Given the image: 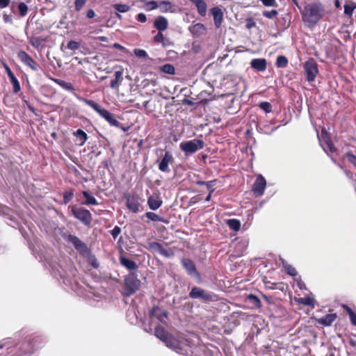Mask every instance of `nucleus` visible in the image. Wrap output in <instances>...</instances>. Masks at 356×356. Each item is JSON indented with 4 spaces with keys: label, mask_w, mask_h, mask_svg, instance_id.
I'll list each match as a JSON object with an SVG mask.
<instances>
[{
    "label": "nucleus",
    "mask_w": 356,
    "mask_h": 356,
    "mask_svg": "<svg viewBox=\"0 0 356 356\" xmlns=\"http://www.w3.org/2000/svg\"><path fill=\"white\" fill-rule=\"evenodd\" d=\"M323 14V8L318 3H309L301 10L302 20L309 26H314L321 19Z\"/></svg>",
    "instance_id": "1"
},
{
    "label": "nucleus",
    "mask_w": 356,
    "mask_h": 356,
    "mask_svg": "<svg viewBox=\"0 0 356 356\" xmlns=\"http://www.w3.org/2000/svg\"><path fill=\"white\" fill-rule=\"evenodd\" d=\"M154 334L157 338L164 342L166 346L175 350L176 353L179 354L185 353L182 343L172 335H169L166 333L163 327H156L154 330Z\"/></svg>",
    "instance_id": "2"
},
{
    "label": "nucleus",
    "mask_w": 356,
    "mask_h": 356,
    "mask_svg": "<svg viewBox=\"0 0 356 356\" xmlns=\"http://www.w3.org/2000/svg\"><path fill=\"white\" fill-rule=\"evenodd\" d=\"M83 101L85 104L92 108L96 112H97L101 117L104 118L111 126L120 127V123L115 118L114 115L110 113L106 109L101 108V106L95 102L84 98H79Z\"/></svg>",
    "instance_id": "3"
},
{
    "label": "nucleus",
    "mask_w": 356,
    "mask_h": 356,
    "mask_svg": "<svg viewBox=\"0 0 356 356\" xmlns=\"http://www.w3.org/2000/svg\"><path fill=\"white\" fill-rule=\"evenodd\" d=\"M204 146V141L198 139L181 142L179 145L181 150L184 152L186 156L195 153L197 151L202 149Z\"/></svg>",
    "instance_id": "4"
},
{
    "label": "nucleus",
    "mask_w": 356,
    "mask_h": 356,
    "mask_svg": "<svg viewBox=\"0 0 356 356\" xmlns=\"http://www.w3.org/2000/svg\"><path fill=\"white\" fill-rule=\"evenodd\" d=\"M71 210L73 216L83 225L86 226L90 225L92 218L91 213L88 209L72 207Z\"/></svg>",
    "instance_id": "5"
},
{
    "label": "nucleus",
    "mask_w": 356,
    "mask_h": 356,
    "mask_svg": "<svg viewBox=\"0 0 356 356\" xmlns=\"http://www.w3.org/2000/svg\"><path fill=\"white\" fill-rule=\"evenodd\" d=\"M125 282V293L129 296L134 293L140 286V281L134 274L127 275L124 279Z\"/></svg>",
    "instance_id": "6"
},
{
    "label": "nucleus",
    "mask_w": 356,
    "mask_h": 356,
    "mask_svg": "<svg viewBox=\"0 0 356 356\" xmlns=\"http://www.w3.org/2000/svg\"><path fill=\"white\" fill-rule=\"evenodd\" d=\"M304 68L306 73L307 80L309 82L314 81L318 73L316 62L314 59H309L305 62Z\"/></svg>",
    "instance_id": "7"
},
{
    "label": "nucleus",
    "mask_w": 356,
    "mask_h": 356,
    "mask_svg": "<svg viewBox=\"0 0 356 356\" xmlns=\"http://www.w3.org/2000/svg\"><path fill=\"white\" fill-rule=\"evenodd\" d=\"M189 297L193 299H200L203 301H210L212 300L211 293L197 286L192 288L189 293Z\"/></svg>",
    "instance_id": "8"
},
{
    "label": "nucleus",
    "mask_w": 356,
    "mask_h": 356,
    "mask_svg": "<svg viewBox=\"0 0 356 356\" xmlns=\"http://www.w3.org/2000/svg\"><path fill=\"white\" fill-rule=\"evenodd\" d=\"M148 248L159 252L160 254L163 255L165 257L169 258L174 255V252L171 249L167 250L165 249L162 245L158 242H149L148 243Z\"/></svg>",
    "instance_id": "9"
},
{
    "label": "nucleus",
    "mask_w": 356,
    "mask_h": 356,
    "mask_svg": "<svg viewBox=\"0 0 356 356\" xmlns=\"http://www.w3.org/2000/svg\"><path fill=\"white\" fill-rule=\"evenodd\" d=\"M266 186L265 178L261 175H259L253 184L252 191L257 196H261L264 194Z\"/></svg>",
    "instance_id": "10"
},
{
    "label": "nucleus",
    "mask_w": 356,
    "mask_h": 356,
    "mask_svg": "<svg viewBox=\"0 0 356 356\" xmlns=\"http://www.w3.org/2000/svg\"><path fill=\"white\" fill-rule=\"evenodd\" d=\"M173 161L174 158L170 152H166L159 163V170L163 172H168L170 171L169 164L172 163Z\"/></svg>",
    "instance_id": "11"
},
{
    "label": "nucleus",
    "mask_w": 356,
    "mask_h": 356,
    "mask_svg": "<svg viewBox=\"0 0 356 356\" xmlns=\"http://www.w3.org/2000/svg\"><path fill=\"white\" fill-rule=\"evenodd\" d=\"M181 264L190 276L193 277H200V274L193 261L189 259H183Z\"/></svg>",
    "instance_id": "12"
},
{
    "label": "nucleus",
    "mask_w": 356,
    "mask_h": 356,
    "mask_svg": "<svg viewBox=\"0 0 356 356\" xmlns=\"http://www.w3.org/2000/svg\"><path fill=\"white\" fill-rule=\"evenodd\" d=\"M138 195H128L127 197L126 205L127 208L133 213H138L139 211V200Z\"/></svg>",
    "instance_id": "13"
},
{
    "label": "nucleus",
    "mask_w": 356,
    "mask_h": 356,
    "mask_svg": "<svg viewBox=\"0 0 356 356\" xmlns=\"http://www.w3.org/2000/svg\"><path fill=\"white\" fill-rule=\"evenodd\" d=\"M154 26L160 32L164 31L168 27V21L165 17L159 16L154 22Z\"/></svg>",
    "instance_id": "14"
},
{
    "label": "nucleus",
    "mask_w": 356,
    "mask_h": 356,
    "mask_svg": "<svg viewBox=\"0 0 356 356\" xmlns=\"http://www.w3.org/2000/svg\"><path fill=\"white\" fill-rule=\"evenodd\" d=\"M267 61L265 58H254L250 62V66L253 69L263 72L266 69Z\"/></svg>",
    "instance_id": "15"
},
{
    "label": "nucleus",
    "mask_w": 356,
    "mask_h": 356,
    "mask_svg": "<svg viewBox=\"0 0 356 356\" xmlns=\"http://www.w3.org/2000/svg\"><path fill=\"white\" fill-rule=\"evenodd\" d=\"M211 12L213 17V21L216 27L219 28L223 19V13L221 9L218 7H215L211 10Z\"/></svg>",
    "instance_id": "16"
},
{
    "label": "nucleus",
    "mask_w": 356,
    "mask_h": 356,
    "mask_svg": "<svg viewBox=\"0 0 356 356\" xmlns=\"http://www.w3.org/2000/svg\"><path fill=\"white\" fill-rule=\"evenodd\" d=\"M4 65H5L6 71L8 76L10 79V81L13 85L14 92H19L20 90L19 82L18 81L17 79L15 77V74H13V72H12L10 68L6 64Z\"/></svg>",
    "instance_id": "17"
},
{
    "label": "nucleus",
    "mask_w": 356,
    "mask_h": 356,
    "mask_svg": "<svg viewBox=\"0 0 356 356\" xmlns=\"http://www.w3.org/2000/svg\"><path fill=\"white\" fill-rule=\"evenodd\" d=\"M158 8H159L160 11L161 13H168V12H170V13H175L176 12V8H175V5H173L170 1H161L159 3V7Z\"/></svg>",
    "instance_id": "18"
},
{
    "label": "nucleus",
    "mask_w": 356,
    "mask_h": 356,
    "mask_svg": "<svg viewBox=\"0 0 356 356\" xmlns=\"http://www.w3.org/2000/svg\"><path fill=\"white\" fill-rule=\"evenodd\" d=\"M67 239L70 242H71L76 250L79 251H82L86 249V245L84 243H83L78 237L74 235L70 234L67 237Z\"/></svg>",
    "instance_id": "19"
},
{
    "label": "nucleus",
    "mask_w": 356,
    "mask_h": 356,
    "mask_svg": "<svg viewBox=\"0 0 356 356\" xmlns=\"http://www.w3.org/2000/svg\"><path fill=\"white\" fill-rule=\"evenodd\" d=\"M216 180H212L209 181H197L196 184L197 185H207V188L209 191V195L205 198V201L209 202L211 200V194L214 191L213 186L216 185Z\"/></svg>",
    "instance_id": "20"
},
{
    "label": "nucleus",
    "mask_w": 356,
    "mask_h": 356,
    "mask_svg": "<svg viewBox=\"0 0 356 356\" xmlns=\"http://www.w3.org/2000/svg\"><path fill=\"white\" fill-rule=\"evenodd\" d=\"M168 314L165 311L162 310L159 307H154L150 312V316L157 318L160 321H163L164 318H166Z\"/></svg>",
    "instance_id": "21"
},
{
    "label": "nucleus",
    "mask_w": 356,
    "mask_h": 356,
    "mask_svg": "<svg viewBox=\"0 0 356 356\" xmlns=\"http://www.w3.org/2000/svg\"><path fill=\"white\" fill-rule=\"evenodd\" d=\"M162 200L158 197L150 196L147 199V204L152 210L158 209L162 204Z\"/></svg>",
    "instance_id": "22"
},
{
    "label": "nucleus",
    "mask_w": 356,
    "mask_h": 356,
    "mask_svg": "<svg viewBox=\"0 0 356 356\" xmlns=\"http://www.w3.org/2000/svg\"><path fill=\"white\" fill-rule=\"evenodd\" d=\"M122 70H118L115 72V79L112 80L110 87L113 89H118L120 84L122 81Z\"/></svg>",
    "instance_id": "23"
},
{
    "label": "nucleus",
    "mask_w": 356,
    "mask_h": 356,
    "mask_svg": "<svg viewBox=\"0 0 356 356\" xmlns=\"http://www.w3.org/2000/svg\"><path fill=\"white\" fill-rule=\"evenodd\" d=\"M24 63L35 71H37L39 68L38 63L25 52H24Z\"/></svg>",
    "instance_id": "24"
},
{
    "label": "nucleus",
    "mask_w": 356,
    "mask_h": 356,
    "mask_svg": "<svg viewBox=\"0 0 356 356\" xmlns=\"http://www.w3.org/2000/svg\"><path fill=\"white\" fill-rule=\"evenodd\" d=\"M54 82L60 86L62 88L67 91L74 90V88L72 84L70 82H66L64 80L59 79H51Z\"/></svg>",
    "instance_id": "25"
},
{
    "label": "nucleus",
    "mask_w": 356,
    "mask_h": 356,
    "mask_svg": "<svg viewBox=\"0 0 356 356\" xmlns=\"http://www.w3.org/2000/svg\"><path fill=\"white\" fill-rule=\"evenodd\" d=\"M336 318L337 315L335 314H327L319 319V323L323 325L329 326L334 321Z\"/></svg>",
    "instance_id": "26"
},
{
    "label": "nucleus",
    "mask_w": 356,
    "mask_h": 356,
    "mask_svg": "<svg viewBox=\"0 0 356 356\" xmlns=\"http://www.w3.org/2000/svg\"><path fill=\"white\" fill-rule=\"evenodd\" d=\"M82 194L86 198V201L83 202L86 205H97L98 202L95 197L92 196L88 191H83Z\"/></svg>",
    "instance_id": "27"
},
{
    "label": "nucleus",
    "mask_w": 356,
    "mask_h": 356,
    "mask_svg": "<svg viewBox=\"0 0 356 356\" xmlns=\"http://www.w3.org/2000/svg\"><path fill=\"white\" fill-rule=\"evenodd\" d=\"M121 264L129 270H135L137 268V264L133 260L129 259L125 257H121Z\"/></svg>",
    "instance_id": "28"
},
{
    "label": "nucleus",
    "mask_w": 356,
    "mask_h": 356,
    "mask_svg": "<svg viewBox=\"0 0 356 356\" xmlns=\"http://www.w3.org/2000/svg\"><path fill=\"white\" fill-rule=\"evenodd\" d=\"M74 135L76 136L78 140L79 141V145H83L88 139L86 133L81 129L76 130L75 132H74Z\"/></svg>",
    "instance_id": "29"
},
{
    "label": "nucleus",
    "mask_w": 356,
    "mask_h": 356,
    "mask_svg": "<svg viewBox=\"0 0 356 356\" xmlns=\"http://www.w3.org/2000/svg\"><path fill=\"white\" fill-rule=\"evenodd\" d=\"M140 1L145 3L143 8L147 11H151L159 7V3L155 1H146L145 0H140Z\"/></svg>",
    "instance_id": "30"
},
{
    "label": "nucleus",
    "mask_w": 356,
    "mask_h": 356,
    "mask_svg": "<svg viewBox=\"0 0 356 356\" xmlns=\"http://www.w3.org/2000/svg\"><path fill=\"white\" fill-rule=\"evenodd\" d=\"M227 225L234 231H238L241 228V222L236 219H229Z\"/></svg>",
    "instance_id": "31"
},
{
    "label": "nucleus",
    "mask_w": 356,
    "mask_h": 356,
    "mask_svg": "<svg viewBox=\"0 0 356 356\" xmlns=\"http://www.w3.org/2000/svg\"><path fill=\"white\" fill-rule=\"evenodd\" d=\"M282 264L283 267L284 268L287 274L291 275V276H296L297 275L296 270L291 266V265L288 264L284 259H281Z\"/></svg>",
    "instance_id": "32"
},
{
    "label": "nucleus",
    "mask_w": 356,
    "mask_h": 356,
    "mask_svg": "<svg viewBox=\"0 0 356 356\" xmlns=\"http://www.w3.org/2000/svg\"><path fill=\"white\" fill-rule=\"evenodd\" d=\"M288 59L284 56H279L277 58L276 66L280 68H285L288 65Z\"/></svg>",
    "instance_id": "33"
},
{
    "label": "nucleus",
    "mask_w": 356,
    "mask_h": 356,
    "mask_svg": "<svg viewBox=\"0 0 356 356\" xmlns=\"http://www.w3.org/2000/svg\"><path fill=\"white\" fill-rule=\"evenodd\" d=\"M356 8L355 2H350L344 6V13L349 16H352L354 10Z\"/></svg>",
    "instance_id": "34"
},
{
    "label": "nucleus",
    "mask_w": 356,
    "mask_h": 356,
    "mask_svg": "<svg viewBox=\"0 0 356 356\" xmlns=\"http://www.w3.org/2000/svg\"><path fill=\"white\" fill-rule=\"evenodd\" d=\"M160 70L161 72L171 75L174 74L175 72V69L174 66L171 64H165L161 66Z\"/></svg>",
    "instance_id": "35"
},
{
    "label": "nucleus",
    "mask_w": 356,
    "mask_h": 356,
    "mask_svg": "<svg viewBox=\"0 0 356 356\" xmlns=\"http://www.w3.org/2000/svg\"><path fill=\"white\" fill-rule=\"evenodd\" d=\"M113 7L118 13H127L130 10V7L128 5L122 3L113 4Z\"/></svg>",
    "instance_id": "36"
},
{
    "label": "nucleus",
    "mask_w": 356,
    "mask_h": 356,
    "mask_svg": "<svg viewBox=\"0 0 356 356\" xmlns=\"http://www.w3.org/2000/svg\"><path fill=\"white\" fill-rule=\"evenodd\" d=\"M205 30V28L203 24H196L193 25L192 27H191V31L193 33H197V34H201Z\"/></svg>",
    "instance_id": "37"
},
{
    "label": "nucleus",
    "mask_w": 356,
    "mask_h": 356,
    "mask_svg": "<svg viewBox=\"0 0 356 356\" xmlns=\"http://www.w3.org/2000/svg\"><path fill=\"white\" fill-rule=\"evenodd\" d=\"M145 216L149 220L154 221V222H158V221L165 222V220H163L161 217H159L156 213H155L154 212H150V211L147 212L145 213Z\"/></svg>",
    "instance_id": "38"
},
{
    "label": "nucleus",
    "mask_w": 356,
    "mask_h": 356,
    "mask_svg": "<svg viewBox=\"0 0 356 356\" xmlns=\"http://www.w3.org/2000/svg\"><path fill=\"white\" fill-rule=\"evenodd\" d=\"M44 41V40L40 38H33L31 39V43L37 49L42 46V43Z\"/></svg>",
    "instance_id": "39"
},
{
    "label": "nucleus",
    "mask_w": 356,
    "mask_h": 356,
    "mask_svg": "<svg viewBox=\"0 0 356 356\" xmlns=\"http://www.w3.org/2000/svg\"><path fill=\"white\" fill-rule=\"evenodd\" d=\"M314 300L309 297H305L300 299L299 302L304 305L314 307Z\"/></svg>",
    "instance_id": "40"
},
{
    "label": "nucleus",
    "mask_w": 356,
    "mask_h": 356,
    "mask_svg": "<svg viewBox=\"0 0 356 356\" xmlns=\"http://www.w3.org/2000/svg\"><path fill=\"white\" fill-rule=\"evenodd\" d=\"M74 196V193L72 191H66L63 194V202L66 204H67Z\"/></svg>",
    "instance_id": "41"
},
{
    "label": "nucleus",
    "mask_w": 356,
    "mask_h": 356,
    "mask_svg": "<svg viewBox=\"0 0 356 356\" xmlns=\"http://www.w3.org/2000/svg\"><path fill=\"white\" fill-rule=\"evenodd\" d=\"M259 107L266 113H270L272 111L270 104L267 102H261L259 104Z\"/></svg>",
    "instance_id": "42"
},
{
    "label": "nucleus",
    "mask_w": 356,
    "mask_h": 356,
    "mask_svg": "<svg viewBox=\"0 0 356 356\" xmlns=\"http://www.w3.org/2000/svg\"><path fill=\"white\" fill-rule=\"evenodd\" d=\"M278 13L276 10H271L270 11H264L263 15L268 19H273L277 15Z\"/></svg>",
    "instance_id": "43"
},
{
    "label": "nucleus",
    "mask_w": 356,
    "mask_h": 356,
    "mask_svg": "<svg viewBox=\"0 0 356 356\" xmlns=\"http://www.w3.org/2000/svg\"><path fill=\"white\" fill-rule=\"evenodd\" d=\"M248 299L250 300L255 306L260 307L261 301L258 297L253 294H250L248 296Z\"/></svg>",
    "instance_id": "44"
},
{
    "label": "nucleus",
    "mask_w": 356,
    "mask_h": 356,
    "mask_svg": "<svg viewBox=\"0 0 356 356\" xmlns=\"http://www.w3.org/2000/svg\"><path fill=\"white\" fill-rule=\"evenodd\" d=\"M67 48L73 51L77 50L79 48V43L76 41L71 40L67 44Z\"/></svg>",
    "instance_id": "45"
},
{
    "label": "nucleus",
    "mask_w": 356,
    "mask_h": 356,
    "mask_svg": "<svg viewBox=\"0 0 356 356\" xmlns=\"http://www.w3.org/2000/svg\"><path fill=\"white\" fill-rule=\"evenodd\" d=\"M134 54L138 58H146V57H147V52L145 50H143V49H136L134 50Z\"/></svg>",
    "instance_id": "46"
},
{
    "label": "nucleus",
    "mask_w": 356,
    "mask_h": 356,
    "mask_svg": "<svg viewBox=\"0 0 356 356\" xmlns=\"http://www.w3.org/2000/svg\"><path fill=\"white\" fill-rule=\"evenodd\" d=\"M86 0H75L74 5L76 10H81L83 6L86 4Z\"/></svg>",
    "instance_id": "47"
},
{
    "label": "nucleus",
    "mask_w": 356,
    "mask_h": 356,
    "mask_svg": "<svg viewBox=\"0 0 356 356\" xmlns=\"http://www.w3.org/2000/svg\"><path fill=\"white\" fill-rule=\"evenodd\" d=\"M165 38L162 32L159 31L158 33L154 36V41L157 43H161Z\"/></svg>",
    "instance_id": "48"
},
{
    "label": "nucleus",
    "mask_w": 356,
    "mask_h": 356,
    "mask_svg": "<svg viewBox=\"0 0 356 356\" xmlns=\"http://www.w3.org/2000/svg\"><path fill=\"white\" fill-rule=\"evenodd\" d=\"M262 3L266 6H276V1L275 0H261Z\"/></svg>",
    "instance_id": "49"
},
{
    "label": "nucleus",
    "mask_w": 356,
    "mask_h": 356,
    "mask_svg": "<svg viewBox=\"0 0 356 356\" xmlns=\"http://www.w3.org/2000/svg\"><path fill=\"white\" fill-rule=\"evenodd\" d=\"M121 232L120 227L115 226L111 231V234L114 238H115Z\"/></svg>",
    "instance_id": "50"
},
{
    "label": "nucleus",
    "mask_w": 356,
    "mask_h": 356,
    "mask_svg": "<svg viewBox=\"0 0 356 356\" xmlns=\"http://www.w3.org/2000/svg\"><path fill=\"white\" fill-rule=\"evenodd\" d=\"M348 160L356 167V156L352 154H346Z\"/></svg>",
    "instance_id": "51"
},
{
    "label": "nucleus",
    "mask_w": 356,
    "mask_h": 356,
    "mask_svg": "<svg viewBox=\"0 0 356 356\" xmlns=\"http://www.w3.org/2000/svg\"><path fill=\"white\" fill-rule=\"evenodd\" d=\"M163 47H168L173 45V42L169 39L165 38L161 42Z\"/></svg>",
    "instance_id": "52"
},
{
    "label": "nucleus",
    "mask_w": 356,
    "mask_h": 356,
    "mask_svg": "<svg viewBox=\"0 0 356 356\" xmlns=\"http://www.w3.org/2000/svg\"><path fill=\"white\" fill-rule=\"evenodd\" d=\"M136 19L138 22H145L147 21V17L146 15L144 14V13H139L138 14L137 17H136Z\"/></svg>",
    "instance_id": "53"
},
{
    "label": "nucleus",
    "mask_w": 356,
    "mask_h": 356,
    "mask_svg": "<svg viewBox=\"0 0 356 356\" xmlns=\"http://www.w3.org/2000/svg\"><path fill=\"white\" fill-rule=\"evenodd\" d=\"M255 25L256 24L252 19L249 18L247 19V23L245 25L247 29H250L251 28L255 26Z\"/></svg>",
    "instance_id": "54"
},
{
    "label": "nucleus",
    "mask_w": 356,
    "mask_h": 356,
    "mask_svg": "<svg viewBox=\"0 0 356 356\" xmlns=\"http://www.w3.org/2000/svg\"><path fill=\"white\" fill-rule=\"evenodd\" d=\"M350 319L351 323L356 326V314L353 312V310H350Z\"/></svg>",
    "instance_id": "55"
},
{
    "label": "nucleus",
    "mask_w": 356,
    "mask_h": 356,
    "mask_svg": "<svg viewBox=\"0 0 356 356\" xmlns=\"http://www.w3.org/2000/svg\"><path fill=\"white\" fill-rule=\"evenodd\" d=\"M15 2L17 5L19 15L22 16V1L20 0H15Z\"/></svg>",
    "instance_id": "56"
},
{
    "label": "nucleus",
    "mask_w": 356,
    "mask_h": 356,
    "mask_svg": "<svg viewBox=\"0 0 356 356\" xmlns=\"http://www.w3.org/2000/svg\"><path fill=\"white\" fill-rule=\"evenodd\" d=\"M113 47L115 49H119V50H121V51H123L124 52H128V51L127 50V49L122 46L121 44H120L119 43H114L113 44Z\"/></svg>",
    "instance_id": "57"
},
{
    "label": "nucleus",
    "mask_w": 356,
    "mask_h": 356,
    "mask_svg": "<svg viewBox=\"0 0 356 356\" xmlns=\"http://www.w3.org/2000/svg\"><path fill=\"white\" fill-rule=\"evenodd\" d=\"M326 144L330 152H334L336 151L335 147H334L330 140H327Z\"/></svg>",
    "instance_id": "58"
},
{
    "label": "nucleus",
    "mask_w": 356,
    "mask_h": 356,
    "mask_svg": "<svg viewBox=\"0 0 356 356\" xmlns=\"http://www.w3.org/2000/svg\"><path fill=\"white\" fill-rule=\"evenodd\" d=\"M10 0H0V8H3L7 7L10 3Z\"/></svg>",
    "instance_id": "59"
},
{
    "label": "nucleus",
    "mask_w": 356,
    "mask_h": 356,
    "mask_svg": "<svg viewBox=\"0 0 356 356\" xmlns=\"http://www.w3.org/2000/svg\"><path fill=\"white\" fill-rule=\"evenodd\" d=\"M86 15L88 18H93L95 16V13L92 9H90L87 11Z\"/></svg>",
    "instance_id": "60"
},
{
    "label": "nucleus",
    "mask_w": 356,
    "mask_h": 356,
    "mask_svg": "<svg viewBox=\"0 0 356 356\" xmlns=\"http://www.w3.org/2000/svg\"><path fill=\"white\" fill-rule=\"evenodd\" d=\"M97 40L101 42H107L108 38L106 36H99L97 38Z\"/></svg>",
    "instance_id": "61"
},
{
    "label": "nucleus",
    "mask_w": 356,
    "mask_h": 356,
    "mask_svg": "<svg viewBox=\"0 0 356 356\" xmlns=\"http://www.w3.org/2000/svg\"><path fill=\"white\" fill-rule=\"evenodd\" d=\"M335 6L337 8H339L340 7V3L339 1V0H336L335 1Z\"/></svg>",
    "instance_id": "62"
},
{
    "label": "nucleus",
    "mask_w": 356,
    "mask_h": 356,
    "mask_svg": "<svg viewBox=\"0 0 356 356\" xmlns=\"http://www.w3.org/2000/svg\"><path fill=\"white\" fill-rule=\"evenodd\" d=\"M27 9V6L24 3V15L26 13Z\"/></svg>",
    "instance_id": "63"
},
{
    "label": "nucleus",
    "mask_w": 356,
    "mask_h": 356,
    "mask_svg": "<svg viewBox=\"0 0 356 356\" xmlns=\"http://www.w3.org/2000/svg\"><path fill=\"white\" fill-rule=\"evenodd\" d=\"M115 15H116V17H117L118 19H122V15H121L118 12H116V13H115Z\"/></svg>",
    "instance_id": "64"
}]
</instances>
